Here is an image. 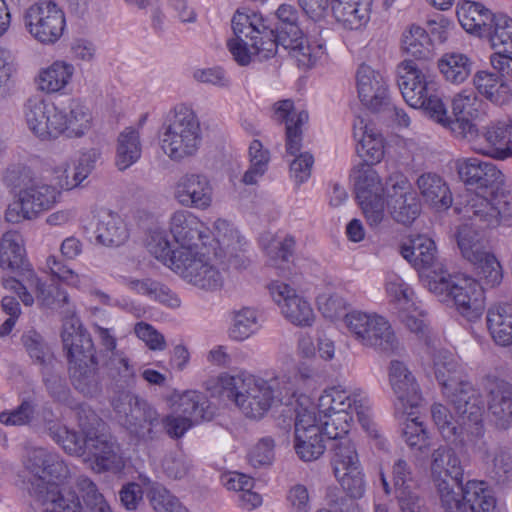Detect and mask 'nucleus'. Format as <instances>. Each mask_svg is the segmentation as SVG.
I'll use <instances>...</instances> for the list:
<instances>
[{
  "instance_id": "1",
  "label": "nucleus",
  "mask_w": 512,
  "mask_h": 512,
  "mask_svg": "<svg viewBox=\"0 0 512 512\" xmlns=\"http://www.w3.org/2000/svg\"><path fill=\"white\" fill-rule=\"evenodd\" d=\"M355 420L371 436H377L371 401L360 388L333 385L325 388L316 404L299 403L294 423L293 446L298 457L310 462L325 451L324 436L337 440L331 467L335 480L350 496L366 492L364 468L355 443L348 437Z\"/></svg>"
},
{
  "instance_id": "2",
  "label": "nucleus",
  "mask_w": 512,
  "mask_h": 512,
  "mask_svg": "<svg viewBox=\"0 0 512 512\" xmlns=\"http://www.w3.org/2000/svg\"><path fill=\"white\" fill-rule=\"evenodd\" d=\"M167 230L151 227L146 237L148 252L186 283L205 291L223 286V275L200 247L205 239V223L193 212L177 210L169 218Z\"/></svg>"
},
{
  "instance_id": "3",
  "label": "nucleus",
  "mask_w": 512,
  "mask_h": 512,
  "mask_svg": "<svg viewBox=\"0 0 512 512\" xmlns=\"http://www.w3.org/2000/svg\"><path fill=\"white\" fill-rule=\"evenodd\" d=\"M310 378L308 367L281 370L270 378L240 369L210 377L205 388L212 397L233 403L246 418L260 420L274 406L298 398Z\"/></svg>"
},
{
  "instance_id": "4",
  "label": "nucleus",
  "mask_w": 512,
  "mask_h": 512,
  "mask_svg": "<svg viewBox=\"0 0 512 512\" xmlns=\"http://www.w3.org/2000/svg\"><path fill=\"white\" fill-rule=\"evenodd\" d=\"M434 375L442 387L443 395L453 406L457 418L449 409L435 403L431 417L435 427L445 441L455 442L464 430L480 435L484 401L478 391L465 379L463 365L452 352L439 349L431 356Z\"/></svg>"
},
{
  "instance_id": "5",
  "label": "nucleus",
  "mask_w": 512,
  "mask_h": 512,
  "mask_svg": "<svg viewBox=\"0 0 512 512\" xmlns=\"http://www.w3.org/2000/svg\"><path fill=\"white\" fill-rule=\"evenodd\" d=\"M457 170L464 182L480 184L476 190L467 192L456 207L463 221L482 230L512 226V190L493 187L504 182L502 171L495 164L478 158L459 160Z\"/></svg>"
},
{
  "instance_id": "6",
  "label": "nucleus",
  "mask_w": 512,
  "mask_h": 512,
  "mask_svg": "<svg viewBox=\"0 0 512 512\" xmlns=\"http://www.w3.org/2000/svg\"><path fill=\"white\" fill-rule=\"evenodd\" d=\"M354 190L370 227H378L386 215L401 225L410 226L420 215V202L402 173H392L383 183L375 169L363 167L354 173Z\"/></svg>"
},
{
  "instance_id": "7",
  "label": "nucleus",
  "mask_w": 512,
  "mask_h": 512,
  "mask_svg": "<svg viewBox=\"0 0 512 512\" xmlns=\"http://www.w3.org/2000/svg\"><path fill=\"white\" fill-rule=\"evenodd\" d=\"M0 268L20 273L21 279L3 276L2 286L16 293L25 306H32L36 300L41 306L48 308H62L68 304V292L47 285L30 265L24 239L18 232L8 231L0 238Z\"/></svg>"
},
{
  "instance_id": "8",
  "label": "nucleus",
  "mask_w": 512,
  "mask_h": 512,
  "mask_svg": "<svg viewBox=\"0 0 512 512\" xmlns=\"http://www.w3.org/2000/svg\"><path fill=\"white\" fill-rule=\"evenodd\" d=\"M24 466L35 477L29 490L30 512H83L79 497L64 487L69 471L58 454L33 449Z\"/></svg>"
},
{
  "instance_id": "9",
  "label": "nucleus",
  "mask_w": 512,
  "mask_h": 512,
  "mask_svg": "<svg viewBox=\"0 0 512 512\" xmlns=\"http://www.w3.org/2000/svg\"><path fill=\"white\" fill-rule=\"evenodd\" d=\"M231 26L234 38L227 43L234 60L248 65L254 58L268 59L277 52L274 31L261 13L250 8H239L234 13Z\"/></svg>"
},
{
  "instance_id": "10",
  "label": "nucleus",
  "mask_w": 512,
  "mask_h": 512,
  "mask_svg": "<svg viewBox=\"0 0 512 512\" xmlns=\"http://www.w3.org/2000/svg\"><path fill=\"white\" fill-rule=\"evenodd\" d=\"M424 287L441 303L452 305L467 321L480 320L485 309V288L470 275L451 274L446 269L424 276Z\"/></svg>"
},
{
  "instance_id": "11",
  "label": "nucleus",
  "mask_w": 512,
  "mask_h": 512,
  "mask_svg": "<svg viewBox=\"0 0 512 512\" xmlns=\"http://www.w3.org/2000/svg\"><path fill=\"white\" fill-rule=\"evenodd\" d=\"M85 438L67 427L56 430L50 428L53 438L71 455L83 457L85 463L95 472H120L124 465V458L119 445L112 437L105 433L86 431L85 424H80Z\"/></svg>"
},
{
  "instance_id": "12",
  "label": "nucleus",
  "mask_w": 512,
  "mask_h": 512,
  "mask_svg": "<svg viewBox=\"0 0 512 512\" xmlns=\"http://www.w3.org/2000/svg\"><path fill=\"white\" fill-rule=\"evenodd\" d=\"M397 74L399 89L410 107L423 110L430 120L444 114L441 85L429 68L404 60L398 65Z\"/></svg>"
},
{
  "instance_id": "13",
  "label": "nucleus",
  "mask_w": 512,
  "mask_h": 512,
  "mask_svg": "<svg viewBox=\"0 0 512 512\" xmlns=\"http://www.w3.org/2000/svg\"><path fill=\"white\" fill-rule=\"evenodd\" d=\"M475 224L464 221L456 232L457 246L462 257L470 263L473 277L485 289L499 286L503 280V267L499 257L485 240Z\"/></svg>"
},
{
  "instance_id": "14",
  "label": "nucleus",
  "mask_w": 512,
  "mask_h": 512,
  "mask_svg": "<svg viewBox=\"0 0 512 512\" xmlns=\"http://www.w3.org/2000/svg\"><path fill=\"white\" fill-rule=\"evenodd\" d=\"M201 143L200 123L187 105H177L163 126L159 145L172 161L179 162L196 154Z\"/></svg>"
},
{
  "instance_id": "15",
  "label": "nucleus",
  "mask_w": 512,
  "mask_h": 512,
  "mask_svg": "<svg viewBox=\"0 0 512 512\" xmlns=\"http://www.w3.org/2000/svg\"><path fill=\"white\" fill-rule=\"evenodd\" d=\"M61 200L58 188L42 179H29L14 191L4 217L8 223L19 224L38 219L51 211Z\"/></svg>"
},
{
  "instance_id": "16",
  "label": "nucleus",
  "mask_w": 512,
  "mask_h": 512,
  "mask_svg": "<svg viewBox=\"0 0 512 512\" xmlns=\"http://www.w3.org/2000/svg\"><path fill=\"white\" fill-rule=\"evenodd\" d=\"M429 472L431 481L440 497L445 512H466L454 484L462 480L463 469L455 450L448 444L439 445L430 454Z\"/></svg>"
},
{
  "instance_id": "17",
  "label": "nucleus",
  "mask_w": 512,
  "mask_h": 512,
  "mask_svg": "<svg viewBox=\"0 0 512 512\" xmlns=\"http://www.w3.org/2000/svg\"><path fill=\"white\" fill-rule=\"evenodd\" d=\"M23 26L35 42L43 46L57 44L67 32V17L55 0H36L25 8Z\"/></svg>"
},
{
  "instance_id": "18",
  "label": "nucleus",
  "mask_w": 512,
  "mask_h": 512,
  "mask_svg": "<svg viewBox=\"0 0 512 512\" xmlns=\"http://www.w3.org/2000/svg\"><path fill=\"white\" fill-rule=\"evenodd\" d=\"M348 335L364 347L393 351L397 339L388 320L376 312L353 309L344 315Z\"/></svg>"
},
{
  "instance_id": "19",
  "label": "nucleus",
  "mask_w": 512,
  "mask_h": 512,
  "mask_svg": "<svg viewBox=\"0 0 512 512\" xmlns=\"http://www.w3.org/2000/svg\"><path fill=\"white\" fill-rule=\"evenodd\" d=\"M300 4L314 21L331 15L344 29L358 31L370 21L373 0H300Z\"/></svg>"
},
{
  "instance_id": "20",
  "label": "nucleus",
  "mask_w": 512,
  "mask_h": 512,
  "mask_svg": "<svg viewBox=\"0 0 512 512\" xmlns=\"http://www.w3.org/2000/svg\"><path fill=\"white\" fill-rule=\"evenodd\" d=\"M204 235L205 239H202L199 245L223 276V270L218 264L219 259L236 266L243 262L241 256L246 251L248 242L232 222L218 218L212 223L211 228L205 225Z\"/></svg>"
},
{
  "instance_id": "21",
  "label": "nucleus",
  "mask_w": 512,
  "mask_h": 512,
  "mask_svg": "<svg viewBox=\"0 0 512 512\" xmlns=\"http://www.w3.org/2000/svg\"><path fill=\"white\" fill-rule=\"evenodd\" d=\"M483 102L477 94L469 89L456 93L451 100L452 116L444 102V114L431 120L448 129L456 138L475 140L478 137L476 120L484 114Z\"/></svg>"
},
{
  "instance_id": "22",
  "label": "nucleus",
  "mask_w": 512,
  "mask_h": 512,
  "mask_svg": "<svg viewBox=\"0 0 512 512\" xmlns=\"http://www.w3.org/2000/svg\"><path fill=\"white\" fill-rule=\"evenodd\" d=\"M385 292L400 321L413 333L424 334L425 311L413 288L394 272L385 275Z\"/></svg>"
},
{
  "instance_id": "23",
  "label": "nucleus",
  "mask_w": 512,
  "mask_h": 512,
  "mask_svg": "<svg viewBox=\"0 0 512 512\" xmlns=\"http://www.w3.org/2000/svg\"><path fill=\"white\" fill-rule=\"evenodd\" d=\"M112 404L119 423L132 436L144 441L153 438L159 415L152 406L128 392L122 393Z\"/></svg>"
},
{
  "instance_id": "24",
  "label": "nucleus",
  "mask_w": 512,
  "mask_h": 512,
  "mask_svg": "<svg viewBox=\"0 0 512 512\" xmlns=\"http://www.w3.org/2000/svg\"><path fill=\"white\" fill-rule=\"evenodd\" d=\"M268 291L273 302L278 306L282 316L296 327H312L316 313L310 300L298 293L289 284L273 280L268 284Z\"/></svg>"
},
{
  "instance_id": "25",
  "label": "nucleus",
  "mask_w": 512,
  "mask_h": 512,
  "mask_svg": "<svg viewBox=\"0 0 512 512\" xmlns=\"http://www.w3.org/2000/svg\"><path fill=\"white\" fill-rule=\"evenodd\" d=\"M467 142L483 156L498 161L512 159V118L507 116L491 120L481 133L478 130L477 139Z\"/></svg>"
},
{
  "instance_id": "26",
  "label": "nucleus",
  "mask_w": 512,
  "mask_h": 512,
  "mask_svg": "<svg viewBox=\"0 0 512 512\" xmlns=\"http://www.w3.org/2000/svg\"><path fill=\"white\" fill-rule=\"evenodd\" d=\"M23 113L26 126L35 137L51 140L61 136V108L54 102L39 98L29 99Z\"/></svg>"
},
{
  "instance_id": "27",
  "label": "nucleus",
  "mask_w": 512,
  "mask_h": 512,
  "mask_svg": "<svg viewBox=\"0 0 512 512\" xmlns=\"http://www.w3.org/2000/svg\"><path fill=\"white\" fill-rule=\"evenodd\" d=\"M46 271L55 279L82 292H87L91 298L100 304L110 307L129 308V300L126 298H113L103 291L93 288L94 279L90 274L78 273L69 266L62 263L56 256L47 257L45 262Z\"/></svg>"
},
{
  "instance_id": "28",
  "label": "nucleus",
  "mask_w": 512,
  "mask_h": 512,
  "mask_svg": "<svg viewBox=\"0 0 512 512\" xmlns=\"http://www.w3.org/2000/svg\"><path fill=\"white\" fill-rule=\"evenodd\" d=\"M401 256L418 272L424 286V276L436 275L445 271V265L438 259L435 241L424 234L413 236L400 246Z\"/></svg>"
},
{
  "instance_id": "29",
  "label": "nucleus",
  "mask_w": 512,
  "mask_h": 512,
  "mask_svg": "<svg viewBox=\"0 0 512 512\" xmlns=\"http://www.w3.org/2000/svg\"><path fill=\"white\" fill-rule=\"evenodd\" d=\"M353 140L358 156L366 163L355 169L354 173L363 168H372V165L378 164L385 155V140L382 133L378 130L374 122L368 115H358L353 122Z\"/></svg>"
},
{
  "instance_id": "30",
  "label": "nucleus",
  "mask_w": 512,
  "mask_h": 512,
  "mask_svg": "<svg viewBox=\"0 0 512 512\" xmlns=\"http://www.w3.org/2000/svg\"><path fill=\"white\" fill-rule=\"evenodd\" d=\"M173 197L183 207L206 210L213 203V186L201 173H186L173 186Z\"/></svg>"
},
{
  "instance_id": "31",
  "label": "nucleus",
  "mask_w": 512,
  "mask_h": 512,
  "mask_svg": "<svg viewBox=\"0 0 512 512\" xmlns=\"http://www.w3.org/2000/svg\"><path fill=\"white\" fill-rule=\"evenodd\" d=\"M356 79L359 99L366 107L374 111L389 107L388 84L383 74L363 64L357 70Z\"/></svg>"
},
{
  "instance_id": "32",
  "label": "nucleus",
  "mask_w": 512,
  "mask_h": 512,
  "mask_svg": "<svg viewBox=\"0 0 512 512\" xmlns=\"http://www.w3.org/2000/svg\"><path fill=\"white\" fill-rule=\"evenodd\" d=\"M390 386L396 396L395 411L407 412L409 408H418L421 395L414 376L403 362L391 361L388 371Z\"/></svg>"
},
{
  "instance_id": "33",
  "label": "nucleus",
  "mask_w": 512,
  "mask_h": 512,
  "mask_svg": "<svg viewBox=\"0 0 512 512\" xmlns=\"http://www.w3.org/2000/svg\"><path fill=\"white\" fill-rule=\"evenodd\" d=\"M394 492L401 512H426L417 494V483L412 475L411 467L398 459L392 467Z\"/></svg>"
},
{
  "instance_id": "34",
  "label": "nucleus",
  "mask_w": 512,
  "mask_h": 512,
  "mask_svg": "<svg viewBox=\"0 0 512 512\" xmlns=\"http://www.w3.org/2000/svg\"><path fill=\"white\" fill-rule=\"evenodd\" d=\"M273 116L286 125V150L291 155L300 152L303 126L308 122V113L297 109L291 100H281L273 106Z\"/></svg>"
},
{
  "instance_id": "35",
  "label": "nucleus",
  "mask_w": 512,
  "mask_h": 512,
  "mask_svg": "<svg viewBox=\"0 0 512 512\" xmlns=\"http://www.w3.org/2000/svg\"><path fill=\"white\" fill-rule=\"evenodd\" d=\"M61 337L70 363L91 361L94 356L93 342L74 314L64 319Z\"/></svg>"
},
{
  "instance_id": "36",
  "label": "nucleus",
  "mask_w": 512,
  "mask_h": 512,
  "mask_svg": "<svg viewBox=\"0 0 512 512\" xmlns=\"http://www.w3.org/2000/svg\"><path fill=\"white\" fill-rule=\"evenodd\" d=\"M76 73L75 65L64 59H57L41 68L37 75L39 90L47 94H63L72 84Z\"/></svg>"
},
{
  "instance_id": "37",
  "label": "nucleus",
  "mask_w": 512,
  "mask_h": 512,
  "mask_svg": "<svg viewBox=\"0 0 512 512\" xmlns=\"http://www.w3.org/2000/svg\"><path fill=\"white\" fill-rule=\"evenodd\" d=\"M277 45L287 50L303 68H311L325 57L324 45L317 39L310 40L302 31L295 36L284 35Z\"/></svg>"
},
{
  "instance_id": "38",
  "label": "nucleus",
  "mask_w": 512,
  "mask_h": 512,
  "mask_svg": "<svg viewBox=\"0 0 512 512\" xmlns=\"http://www.w3.org/2000/svg\"><path fill=\"white\" fill-rule=\"evenodd\" d=\"M488 411L495 425L501 429L512 426V386L500 380H487Z\"/></svg>"
},
{
  "instance_id": "39",
  "label": "nucleus",
  "mask_w": 512,
  "mask_h": 512,
  "mask_svg": "<svg viewBox=\"0 0 512 512\" xmlns=\"http://www.w3.org/2000/svg\"><path fill=\"white\" fill-rule=\"evenodd\" d=\"M487 331L499 347L512 346V302L498 301L491 304L486 313Z\"/></svg>"
},
{
  "instance_id": "40",
  "label": "nucleus",
  "mask_w": 512,
  "mask_h": 512,
  "mask_svg": "<svg viewBox=\"0 0 512 512\" xmlns=\"http://www.w3.org/2000/svg\"><path fill=\"white\" fill-rule=\"evenodd\" d=\"M61 136L78 139L87 135L93 127V115L87 105L79 100H70L61 108Z\"/></svg>"
},
{
  "instance_id": "41",
  "label": "nucleus",
  "mask_w": 512,
  "mask_h": 512,
  "mask_svg": "<svg viewBox=\"0 0 512 512\" xmlns=\"http://www.w3.org/2000/svg\"><path fill=\"white\" fill-rule=\"evenodd\" d=\"M456 14L460 25L467 33L481 38L485 36L495 13L479 2L461 0L457 4Z\"/></svg>"
},
{
  "instance_id": "42",
  "label": "nucleus",
  "mask_w": 512,
  "mask_h": 512,
  "mask_svg": "<svg viewBox=\"0 0 512 512\" xmlns=\"http://www.w3.org/2000/svg\"><path fill=\"white\" fill-rule=\"evenodd\" d=\"M417 187L425 203L437 211L451 207L453 198L446 181L436 173H424L417 179Z\"/></svg>"
},
{
  "instance_id": "43",
  "label": "nucleus",
  "mask_w": 512,
  "mask_h": 512,
  "mask_svg": "<svg viewBox=\"0 0 512 512\" xmlns=\"http://www.w3.org/2000/svg\"><path fill=\"white\" fill-rule=\"evenodd\" d=\"M473 85L477 92L492 104L504 106L512 100V89L503 77L487 71H477L473 76Z\"/></svg>"
},
{
  "instance_id": "44",
  "label": "nucleus",
  "mask_w": 512,
  "mask_h": 512,
  "mask_svg": "<svg viewBox=\"0 0 512 512\" xmlns=\"http://www.w3.org/2000/svg\"><path fill=\"white\" fill-rule=\"evenodd\" d=\"M227 336L234 342H243L253 337L261 328L259 311L243 306L229 312Z\"/></svg>"
},
{
  "instance_id": "45",
  "label": "nucleus",
  "mask_w": 512,
  "mask_h": 512,
  "mask_svg": "<svg viewBox=\"0 0 512 512\" xmlns=\"http://www.w3.org/2000/svg\"><path fill=\"white\" fill-rule=\"evenodd\" d=\"M96 239L107 247H119L129 238V229L120 215L112 211H103L98 215Z\"/></svg>"
},
{
  "instance_id": "46",
  "label": "nucleus",
  "mask_w": 512,
  "mask_h": 512,
  "mask_svg": "<svg viewBox=\"0 0 512 512\" xmlns=\"http://www.w3.org/2000/svg\"><path fill=\"white\" fill-rule=\"evenodd\" d=\"M456 494L466 505V512H496V498L485 481L469 480Z\"/></svg>"
},
{
  "instance_id": "47",
  "label": "nucleus",
  "mask_w": 512,
  "mask_h": 512,
  "mask_svg": "<svg viewBox=\"0 0 512 512\" xmlns=\"http://www.w3.org/2000/svg\"><path fill=\"white\" fill-rule=\"evenodd\" d=\"M169 401L174 414L190 418V422L193 424L199 423L209 417L206 411L208 401L206 397L198 391L174 392L170 396Z\"/></svg>"
},
{
  "instance_id": "48",
  "label": "nucleus",
  "mask_w": 512,
  "mask_h": 512,
  "mask_svg": "<svg viewBox=\"0 0 512 512\" xmlns=\"http://www.w3.org/2000/svg\"><path fill=\"white\" fill-rule=\"evenodd\" d=\"M142 154L140 128L129 126L118 135L115 147V165L120 171L138 162Z\"/></svg>"
},
{
  "instance_id": "49",
  "label": "nucleus",
  "mask_w": 512,
  "mask_h": 512,
  "mask_svg": "<svg viewBox=\"0 0 512 512\" xmlns=\"http://www.w3.org/2000/svg\"><path fill=\"white\" fill-rule=\"evenodd\" d=\"M418 408H409L407 412L395 411L402 419V435L408 447L414 451L425 452L431 442L430 432L417 415Z\"/></svg>"
},
{
  "instance_id": "50",
  "label": "nucleus",
  "mask_w": 512,
  "mask_h": 512,
  "mask_svg": "<svg viewBox=\"0 0 512 512\" xmlns=\"http://www.w3.org/2000/svg\"><path fill=\"white\" fill-rule=\"evenodd\" d=\"M476 455L482 462L489 476L499 484H504L512 478V456L501 449H490L482 443L476 450Z\"/></svg>"
},
{
  "instance_id": "51",
  "label": "nucleus",
  "mask_w": 512,
  "mask_h": 512,
  "mask_svg": "<svg viewBox=\"0 0 512 512\" xmlns=\"http://www.w3.org/2000/svg\"><path fill=\"white\" fill-rule=\"evenodd\" d=\"M472 59L461 52L452 51L441 55L437 69L443 79L452 85L463 84L471 75Z\"/></svg>"
},
{
  "instance_id": "52",
  "label": "nucleus",
  "mask_w": 512,
  "mask_h": 512,
  "mask_svg": "<svg viewBox=\"0 0 512 512\" xmlns=\"http://www.w3.org/2000/svg\"><path fill=\"white\" fill-rule=\"evenodd\" d=\"M125 285L129 290L147 296L169 308H178L181 305L179 297L168 287L157 281L127 278L125 279Z\"/></svg>"
},
{
  "instance_id": "53",
  "label": "nucleus",
  "mask_w": 512,
  "mask_h": 512,
  "mask_svg": "<svg viewBox=\"0 0 512 512\" xmlns=\"http://www.w3.org/2000/svg\"><path fill=\"white\" fill-rule=\"evenodd\" d=\"M70 374L74 387L86 396H93L100 390L96 372L95 357L91 361H75L70 363Z\"/></svg>"
},
{
  "instance_id": "54",
  "label": "nucleus",
  "mask_w": 512,
  "mask_h": 512,
  "mask_svg": "<svg viewBox=\"0 0 512 512\" xmlns=\"http://www.w3.org/2000/svg\"><path fill=\"white\" fill-rule=\"evenodd\" d=\"M272 266H280V262L288 261L293 253L295 240L290 235L264 232L259 239Z\"/></svg>"
},
{
  "instance_id": "55",
  "label": "nucleus",
  "mask_w": 512,
  "mask_h": 512,
  "mask_svg": "<svg viewBox=\"0 0 512 512\" xmlns=\"http://www.w3.org/2000/svg\"><path fill=\"white\" fill-rule=\"evenodd\" d=\"M401 49L413 57L427 58L432 51V42L423 27L411 25L402 33Z\"/></svg>"
},
{
  "instance_id": "56",
  "label": "nucleus",
  "mask_w": 512,
  "mask_h": 512,
  "mask_svg": "<svg viewBox=\"0 0 512 512\" xmlns=\"http://www.w3.org/2000/svg\"><path fill=\"white\" fill-rule=\"evenodd\" d=\"M315 302L318 311L325 319L343 323L344 315L348 313V302L345 298L326 289L317 293Z\"/></svg>"
},
{
  "instance_id": "57",
  "label": "nucleus",
  "mask_w": 512,
  "mask_h": 512,
  "mask_svg": "<svg viewBox=\"0 0 512 512\" xmlns=\"http://www.w3.org/2000/svg\"><path fill=\"white\" fill-rule=\"evenodd\" d=\"M155 512H189L165 487L154 484L147 494Z\"/></svg>"
},
{
  "instance_id": "58",
  "label": "nucleus",
  "mask_w": 512,
  "mask_h": 512,
  "mask_svg": "<svg viewBox=\"0 0 512 512\" xmlns=\"http://www.w3.org/2000/svg\"><path fill=\"white\" fill-rule=\"evenodd\" d=\"M37 403L33 397L22 400L20 405L12 410L0 413V423L5 426H22L29 424L35 417Z\"/></svg>"
},
{
  "instance_id": "59",
  "label": "nucleus",
  "mask_w": 512,
  "mask_h": 512,
  "mask_svg": "<svg viewBox=\"0 0 512 512\" xmlns=\"http://www.w3.org/2000/svg\"><path fill=\"white\" fill-rule=\"evenodd\" d=\"M50 184L58 188L59 192L70 191L79 187L83 182L76 178V171L73 168L70 173V163L67 160L54 164L50 170Z\"/></svg>"
},
{
  "instance_id": "60",
  "label": "nucleus",
  "mask_w": 512,
  "mask_h": 512,
  "mask_svg": "<svg viewBox=\"0 0 512 512\" xmlns=\"http://www.w3.org/2000/svg\"><path fill=\"white\" fill-rule=\"evenodd\" d=\"M78 488L83 494L86 503L91 506L93 512H113L109 503L90 479L86 477L79 478Z\"/></svg>"
},
{
  "instance_id": "61",
  "label": "nucleus",
  "mask_w": 512,
  "mask_h": 512,
  "mask_svg": "<svg viewBox=\"0 0 512 512\" xmlns=\"http://www.w3.org/2000/svg\"><path fill=\"white\" fill-rule=\"evenodd\" d=\"M274 441L270 437H264L255 443L249 450L248 460L254 467L268 466L272 464L275 452Z\"/></svg>"
},
{
  "instance_id": "62",
  "label": "nucleus",
  "mask_w": 512,
  "mask_h": 512,
  "mask_svg": "<svg viewBox=\"0 0 512 512\" xmlns=\"http://www.w3.org/2000/svg\"><path fill=\"white\" fill-rule=\"evenodd\" d=\"M277 17L280 25L276 42L281 41L284 35L295 36L302 31L298 26V12L293 6L281 5L277 10Z\"/></svg>"
},
{
  "instance_id": "63",
  "label": "nucleus",
  "mask_w": 512,
  "mask_h": 512,
  "mask_svg": "<svg viewBox=\"0 0 512 512\" xmlns=\"http://www.w3.org/2000/svg\"><path fill=\"white\" fill-rule=\"evenodd\" d=\"M136 336L152 351H163L167 347L165 336L146 322H138L134 327Z\"/></svg>"
},
{
  "instance_id": "64",
  "label": "nucleus",
  "mask_w": 512,
  "mask_h": 512,
  "mask_svg": "<svg viewBox=\"0 0 512 512\" xmlns=\"http://www.w3.org/2000/svg\"><path fill=\"white\" fill-rule=\"evenodd\" d=\"M100 156L101 151L99 148L91 147L82 149L73 162L76 178L81 179L82 182L86 180L95 168L96 162L99 160Z\"/></svg>"
}]
</instances>
